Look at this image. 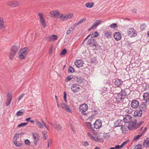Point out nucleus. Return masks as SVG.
<instances>
[{
    "label": "nucleus",
    "instance_id": "aec40b11",
    "mask_svg": "<svg viewBox=\"0 0 149 149\" xmlns=\"http://www.w3.org/2000/svg\"><path fill=\"white\" fill-rule=\"evenodd\" d=\"M139 102L136 100H133L131 103V106L132 108L135 109L137 108L139 106Z\"/></svg>",
    "mask_w": 149,
    "mask_h": 149
},
{
    "label": "nucleus",
    "instance_id": "ea45409f",
    "mask_svg": "<svg viewBox=\"0 0 149 149\" xmlns=\"http://www.w3.org/2000/svg\"><path fill=\"white\" fill-rule=\"evenodd\" d=\"M93 140L96 142H103V139L102 138H100L98 137H95Z\"/></svg>",
    "mask_w": 149,
    "mask_h": 149
},
{
    "label": "nucleus",
    "instance_id": "09e8293b",
    "mask_svg": "<svg viewBox=\"0 0 149 149\" xmlns=\"http://www.w3.org/2000/svg\"><path fill=\"white\" fill-rule=\"evenodd\" d=\"M134 149H142L141 145L139 144L136 145Z\"/></svg>",
    "mask_w": 149,
    "mask_h": 149
},
{
    "label": "nucleus",
    "instance_id": "7c9ffc66",
    "mask_svg": "<svg viewBox=\"0 0 149 149\" xmlns=\"http://www.w3.org/2000/svg\"><path fill=\"white\" fill-rule=\"evenodd\" d=\"M127 126L122 125L120 128V130L123 133H126L127 132Z\"/></svg>",
    "mask_w": 149,
    "mask_h": 149
},
{
    "label": "nucleus",
    "instance_id": "bf43d9fd",
    "mask_svg": "<svg viewBox=\"0 0 149 149\" xmlns=\"http://www.w3.org/2000/svg\"><path fill=\"white\" fill-rule=\"evenodd\" d=\"M86 20V18H84L81 19L78 22L79 24H80L82 23H83Z\"/></svg>",
    "mask_w": 149,
    "mask_h": 149
},
{
    "label": "nucleus",
    "instance_id": "3c124183",
    "mask_svg": "<svg viewBox=\"0 0 149 149\" xmlns=\"http://www.w3.org/2000/svg\"><path fill=\"white\" fill-rule=\"evenodd\" d=\"M23 112L20 110L18 111L16 113V115L18 116H20L23 115Z\"/></svg>",
    "mask_w": 149,
    "mask_h": 149
},
{
    "label": "nucleus",
    "instance_id": "1a4fd4ad",
    "mask_svg": "<svg viewBox=\"0 0 149 149\" xmlns=\"http://www.w3.org/2000/svg\"><path fill=\"white\" fill-rule=\"evenodd\" d=\"M74 80L79 84H83L84 83L85 81L82 77L80 76H75L74 78Z\"/></svg>",
    "mask_w": 149,
    "mask_h": 149
},
{
    "label": "nucleus",
    "instance_id": "9d476101",
    "mask_svg": "<svg viewBox=\"0 0 149 149\" xmlns=\"http://www.w3.org/2000/svg\"><path fill=\"white\" fill-rule=\"evenodd\" d=\"M132 116L128 114L125 115L123 118V120L125 123L129 124L132 121Z\"/></svg>",
    "mask_w": 149,
    "mask_h": 149
},
{
    "label": "nucleus",
    "instance_id": "de8ad7c7",
    "mask_svg": "<svg viewBox=\"0 0 149 149\" xmlns=\"http://www.w3.org/2000/svg\"><path fill=\"white\" fill-rule=\"evenodd\" d=\"M74 69L71 66L69 67L68 69V72H69L73 73L74 72Z\"/></svg>",
    "mask_w": 149,
    "mask_h": 149
},
{
    "label": "nucleus",
    "instance_id": "680f3d73",
    "mask_svg": "<svg viewBox=\"0 0 149 149\" xmlns=\"http://www.w3.org/2000/svg\"><path fill=\"white\" fill-rule=\"evenodd\" d=\"M66 52H67V50L66 49H64L62 51V52L61 53V54L62 55H64L66 54Z\"/></svg>",
    "mask_w": 149,
    "mask_h": 149
},
{
    "label": "nucleus",
    "instance_id": "c85d7f7f",
    "mask_svg": "<svg viewBox=\"0 0 149 149\" xmlns=\"http://www.w3.org/2000/svg\"><path fill=\"white\" fill-rule=\"evenodd\" d=\"M142 111L141 110L139 109L135 111L134 113V115L135 116H139L141 115Z\"/></svg>",
    "mask_w": 149,
    "mask_h": 149
},
{
    "label": "nucleus",
    "instance_id": "e433bc0d",
    "mask_svg": "<svg viewBox=\"0 0 149 149\" xmlns=\"http://www.w3.org/2000/svg\"><path fill=\"white\" fill-rule=\"evenodd\" d=\"M119 93H120V94L124 98L127 95L125 90H122L121 92Z\"/></svg>",
    "mask_w": 149,
    "mask_h": 149
},
{
    "label": "nucleus",
    "instance_id": "37998d69",
    "mask_svg": "<svg viewBox=\"0 0 149 149\" xmlns=\"http://www.w3.org/2000/svg\"><path fill=\"white\" fill-rule=\"evenodd\" d=\"M74 77L70 75L67 77L65 79V81L66 82H68L69 81L71 80L72 78H74Z\"/></svg>",
    "mask_w": 149,
    "mask_h": 149
},
{
    "label": "nucleus",
    "instance_id": "a18cd8bd",
    "mask_svg": "<svg viewBox=\"0 0 149 149\" xmlns=\"http://www.w3.org/2000/svg\"><path fill=\"white\" fill-rule=\"evenodd\" d=\"M129 140H127L123 142L122 144L120 146V148H122L123 146L127 144V143L129 142Z\"/></svg>",
    "mask_w": 149,
    "mask_h": 149
},
{
    "label": "nucleus",
    "instance_id": "412c9836",
    "mask_svg": "<svg viewBox=\"0 0 149 149\" xmlns=\"http://www.w3.org/2000/svg\"><path fill=\"white\" fill-rule=\"evenodd\" d=\"M96 41L93 38L91 37V38L88 41V44L90 46L92 47V46L96 43Z\"/></svg>",
    "mask_w": 149,
    "mask_h": 149
},
{
    "label": "nucleus",
    "instance_id": "6e6552de",
    "mask_svg": "<svg viewBox=\"0 0 149 149\" xmlns=\"http://www.w3.org/2000/svg\"><path fill=\"white\" fill-rule=\"evenodd\" d=\"M7 4L8 6L15 7L19 6V3L16 1H10L7 3Z\"/></svg>",
    "mask_w": 149,
    "mask_h": 149
},
{
    "label": "nucleus",
    "instance_id": "473e14b6",
    "mask_svg": "<svg viewBox=\"0 0 149 149\" xmlns=\"http://www.w3.org/2000/svg\"><path fill=\"white\" fill-rule=\"evenodd\" d=\"M94 6V3L93 2H88L86 3L85 4L86 6L88 8H91Z\"/></svg>",
    "mask_w": 149,
    "mask_h": 149
},
{
    "label": "nucleus",
    "instance_id": "4d7b16f0",
    "mask_svg": "<svg viewBox=\"0 0 149 149\" xmlns=\"http://www.w3.org/2000/svg\"><path fill=\"white\" fill-rule=\"evenodd\" d=\"M87 135L88 136H89V137H90L91 139H92L93 140H94L95 137H93V135L91 134L90 133H88Z\"/></svg>",
    "mask_w": 149,
    "mask_h": 149
},
{
    "label": "nucleus",
    "instance_id": "0eeeda50",
    "mask_svg": "<svg viewBox=\"0 0 149 149\" xmlns=\"http://www.w3.org/2000/svg\"><path fill=\"white\" fill-rule=\"evenodd\" d=\"M49 16L52 17L57 18H59L60 16V13L57 10L51 11L49 13Z\"/></svg>",
    "mask_w": 149,
    "mask_h": 149
},
{
    "label": "nucleus",
    "instance_id": "f8f14e48",
    "mask_svg": "<svg viewBox=\"0 0 149 149\" xmlns=\"http://www.w3.org/2000/svg\"><path fill=\"white\" fill-rule=\"evenodd\" d=\"M0 29L2 31H5L6 30L3 19L1 17H0Z\"/></svg>",
    "mask_w": 149,
    "mask_h": 149
},
{
    "label": "nucleus",
    "instance_id": "a19ab883",
    "mask_svg": "<svg viewBox=\"0 0 149 149\" xmlns=\"http://www.w3.org/2000/svg\"><path fill=\"white\" fill-rule=\"evenodd\" d=\"M14 143L17 147H19L22 145L21 143H17V139H15L14 140Z\"/></svg>",
    "mask_w": 149,
    "mask_h": 149
},
{
    "label": "nucleus",
    "instance_id": "ddd939ff",
    "mask_svg": "<svg viewBox=\"0 0 149 149\" xmlns=\"http://www.w3.org/2000/svg\"><path fill=\"white\" fill-rule=\"evenodd\" d=\"M45 39L48 41H54L57 39V36L56 35H53L46 37Z\"/></svg>",
    "mask_w": 149,
    "mask_h": 149
},
{
    "label": "nucleus",
    "instance_id": "69168bd1",
    "mask_svg": "<svg viewBox=\"0 0 149 149\" xmlns=\"http://www.w3.org/2000/svg\"><path fill=\"white\" fill-rule=\"evenodd\" d=\"M83 145H84L85 146H86L88 145L89 144L88 142L87 141H84L83 142Z\"/></svg>",
    "mask_w": 149,
    "mask_h": 149
},
{
    "label": "nucleus",
    "instance_id": "cd10ccee",
    "mask_svg": "<svg viewBox=\"0 0 149 149\" xmlns=\"http://www.w3.org/2000/svg\"><path fill=\"white\" fill-rule=\"evenodd\" d=\"M16 53L17 52L15 51H13V50L10 49L9 55L10 59L11 60L12 59V58L15 56Z\"/></svg>",
    "mask_w": 149,
    "mask_h": 149
},
{
    "label": "nucleus",
    "instance_id": "20e7f679",
    "mask_svg": "<svg viewBox=\"0 0 149 149\" xmlns=\"http://www.w3.org/2000/svg\"><path fill=\"white\" fill-rule=\"evenodd\" d=\"M38 15L39 17L40 22L42 27L43 28H45L46 25L43 14L42 13H38Z\"/></svg>",
    "mask_w": 149,
    "mask_h": 149
},
{
    "label": "nucleus",
    "instance_id": "6e6d98bb",
    "mask_svg": "<svg viewBox=\"0 0 149 149\" xmlns=\"http://www.w3.org/2000/svg\"><path fill=\"white\" fill-rule=\"evenodd\" d=\"M85 124H86V126L88 128H89L90 127H91L92 126L91 125V123L90 122H86V123Z\"/></svg>",
    "mask_w": 149,
    "mask_h": 149
},
{
    "label": "nucleus",
    "instance_id": "4468645a",
    "mask_svg": "<svg viewBox=\"0 0 149 149\" xmlns=\"http://www.w3.org/2000/svg\"><path fill=\"white\" fill-rule=\"evenodd\" d=\"M61 106L62 108L67 112L69 113H72V112L71 109L69 108V106L65 103L62 102L61 103Z\"/></svg>",
    "mask_w": 149,
    "mask_h": 149
},
{
    "label": "nucleus",
    "instance_id": "864d4df0",
    "mask_svg": "<svg viewBox=\"0 0 149 149\" xmlns=\"http://www.w3.org/2000/svg\"><path fill=\"white\" fill-rule=\"evenodd\" d=\"M25 143L28 146H29L30 145V142L29 141L28 139H26L24 141Z\"/></svg>",
    "mask_w": 149,
    "mask_h": 149
},
{
    "label": "nucleus",
    "instance_id": "49530a36",
    "mask_svg": "<svg viewBox=\"0 0 149 149\" xmlns=\"http://www.w3.org/2000/svg\"><path fill=\"white\" fill-rule=\"evenodd\" d=\"M74 28H73L72 27H70L68 29L67 31L66 32V33L67 35H68L70 34L72 30Z\"/></svg>",
    "mask_w": 149,
    "mask_h": 149
},
{
    "label": "nucleus",
    "instance_id": "f3484780",
    "mask_svg": "<svg viewBox=\"0 0 149 149\" xmlns=\"http://www.w3.org/2000/svg\"><path fill=\"white\" fill-rule=\"evenodd\" d=\"M7 102H6V106H9L11 102L12 99V95L10 93H8L6 96Z\"/></svg>",
    "mask_w": 149,
    "mask_h": 149
},
{
    "label": "nucleus",
    "instance_id": "0e129e2a",
    "mask_svg": "<svg viewBox=\"0 0 149 149\" xmlns=\"http://www.w3.org/2000/svg\"><path fill=\"white\" fill-rule=\"evenodd\" d=\"M24 95V94L23 93L22 95H20L18 97V100L20 101L21 99L23 97Z\"/></svg>",
    "mask_w": 149,
    "mask_h": 149
},
{
    "label": "nucleus",
    "instance_id": "39448f33",
    "mask_svg": "<svg viewBox=\"0 0 149 149\" xmlns=\"http://www.w3.org/2000/svg\"><path fill=\"white\" fill-rule=\"evenodd\" d=\"M128 35L130 37H134L136 36V31L134 29L131 28L128 30Z\"/></svg>",
    "mask_w": 149,
    "mask_h": 149
},
{
    "label": "nucleus",
    "instance_id": "8fccbe9b",
    "mask_svg": "<svg viewBox=\"0 0 149 149\" xmlns=\"http://www.w3.org/2000/svg\"><path fill=\"white\" fill-rule=\"evenodd\" d=\"M28 124V123H20L19 124L17 127H23V126H25V125H26Z\"/></svg>",
    "mask_w": 149,
    "mask_h": 149
},
{
    "label": "nucleus",
    "instance_id": "c03bdc74",
    "mask_svg": "<svg viewBox=\"0 0 149 149\" xmlns=\"http://www.w3.org/2000/svg\"><path fill=\"white\" fill-rule=\"evenodd\" d=\"M42 133L43 135V138L44 140H46L47 139V136L46 132L45 131H44L42 132Z\"/></svg>",
    "mask_w": 149,
    "mask_h": 149
},
{
    "label": "nucleus",
    "instance_id": "6ab92c4d",
    "mask_svg": "<svg viewBox=\"0 0 149 149\" xmlns=\"http://www.w3.org/2000/svg\"><path fill=\"white\" fill-rule=\"evenodd\" d=\"M101 20H97L96 21H95L94 23V24L91 27L89 28L88 29V31H90L91 30L94 29L95 28V27H97L98 26L100 23H101Z\"/></svg>",
    "mask_w": 149,
    "mask_h": 149
},
{
    "label": "nucleus",
    "instance_id": "7ed1b4c3",
    "mask_svg": "<svg viewBox=\"0 0 149 149\" xmlns=\"http://www.w3.org/2000/svg\"><path fill=\"white\" fill-rule=\"evenodd\" d=\"M124 98L121 96L120 93H115L114 95L113 99L115 100L116 102L119 103L122 102Z\"/></svg>",
    "mask_w": 149,
    "mask_h": 149
},
{
    "label": "nucleus",
    "instance_id": "f03ea898",
    "mask_svg": "<svg viewBox=\"0 0 149 149\" xmlns=\"http://www.w3.org/2000/svg\"><path fill=\"white\" fill-rule=\"evenodd\" d=\"M88 107L87 105L84 104L80 105L79 108V111L81 113L86 116H88V113L85 112L88 109Z\"/></svg>",
    "mask_w": 149,
    "mask_h": 149
},
{
    "label": "nucleus",
    "instance_id": "338daca9",
    "mask_svg": "<svg viewBox=\"0 0 149 149\" xmlns=\"http://www.w3.org/2000/svg\"><path fill=\"white\" fill-rule=\"evenodd\" d=\"M41 121L42 123L43 124V125L45 127L46 126V123L45 122V121L42 119H41Z\"/></svg>",
    "mask_w": 149,
    "mask_h": 149
},
{
    "label": "nucleus",
    "instance_id": "e2e57ef3",
    "mask_svg": "<svg viewBox=\"0 0 149 149\" xmlns=\"http://www.w3.org/2000/svg\"><path fill=\"white\" fill-rule=\"evenodd\" d=\"M143 122L140 121L137 124V125H136V128H138L142 123Z\"/></svg>",
    "mask_w": 149,
    "mask_h": 149
},
{
    "label": "nucleus",
    "instance_id": "2eb2a0df",
    "mask_svg": "<svg viewBox=\"0 0 149 149\" xmlns=\"http://www.w3.org/2000/svg\"><path fill=\"white\" fill-rule=\"evenodd\" d=\"M136 123L135 122L131 121V122L129 123L127 126V128L130 130L136 129Z\"/></svg>",
    "mask_w": 149,
    "mask_h": 149
},
{
    "label": "nucleus",
    "instance_id": "72a5a7b5",
    "mask_svg": "<svg viewBox=\"0 0 149 149\" xmlns=\"http://www.w3.org/2000/svg\"><path fill=\"white\" fill-rule=\"evenodd\" d=\"M32 135L33 137V139L34 140H39V135L38 134L36 133H33Z\"/></svg>",
    "mask_w": 149,
    "mask_h": 149
},
{
    "label": "nucleus",
    "instance_id": "5fc2aeb1",
    "mask_svg": "<svg viewBox=\"0 0 149 149\" xmlns=\"http://www.w3.org/2000/svg\"><path fill=\"white\" fill-rule=\"evenodd\" d=\"M117 24L116 23H113L110 25V27L111 28H114L117 27Z\"/></svg>",
    "mask_w": 149,
    "mask_h": 149
},
{
    "label": "nucleus",
    "instance_id": "2f4dec72",
    "mask_svg": "<svg viewBox=\"0 0 149 149\" xmlns=\"http://www.w3.org/2000/svg\"><path fill=\"white\" fill-rule=\"evenodd\" d=\"M96 111L95 110V111H92L91 112L88 113H90V114H92L90 116H89L88 118V119H92L94 118V116L96 115Z\"/></svg>",
    "mask_w": 149,
    "mask_h": 149
},
{
    "label": "nucleus",
    "instance_id": "b1692460",
    "mask_svg": "<svg viewBox=\"0 0 149 149\" xmlns=\"http://www.w3.org/2000/svg\"><path fill=\"white\" fill-rule=\"evenodd\" d=\"M123 120L120 119H118L114 123L115 126L116 127L121 126L123 125Z\"/></svg>",
    "mask_w": 149,
    "mask_h": 149
},
{
    "label": "nucleus",
    "instance_id": "a211bd4d",
    "mask_svg": "<svg viewBox=\"0 0 149 149\" xmlns=\"http://www.w3.org/2000/svg\"><path fill=\"white\" fill-rule=\"evenodd\" d=\"M50 124L53 126L55 129L58 131L61 130L62 127L61 125L55 122L54 123H49Z\"/></svg>",
    "mask_w": 149,
    "mask_h": 149
},
{
    "label": "nucleus",
    "instance_id": "393cba45",
    "mask_svg": "<svg viewBox=\"0 0 149 149\" xmlns=\"http://www.w3.org/2000/svg\"><path fill=\"white\" fill-rule=\"evenodd\" d=\"M143 100L146 102H149V94L148 93H144L143 95Z\"/></svg>",
    "mask_w": 149,
    "mask_h": 149
},
{
    "label": "nucleus",
    "instance_id": "4c0bfd02",
    "mask_svg": "<svg viewBox=\"0 0 149 149\" xmlns=\"http://www.w3.org/2000/svg\"><path fill=\"white\" fill-rule=\"evenodd\" d=\"M90 61L91 62L94 64H96L97 62L96 58L94 57H91Z\"/></svg>",
    "mask_w": 149,
    "mask_h": 149
},
{
    "label": "nucleus",
    "instance_id": "423d86ee",
    "mask_svg": "<svg viewBox=\"0 0 149 149\" xmlns=\"http://www.w3.org/2000/svg\"><path fill=\"white\" fill-rule=\"evenodd\" d=\"M73 16V15L72 14H70L66 15L61 14L59 17V18L60 20L64 21L70 19Z\"/></svg>",
    "mask_w": 149,
    "mask_h": 149
},
{
    "label": "nucleus",
    "instance_id": "79ce46f5",
    "mask_svg": "<svg viewBox=\"0 0 149 149\" xmlns=\"http://www.w3.org/2000/svg\"><path fill=\"white\" fill-rule=\"evenodd\" d=\"M99 35V34L97 31H95L91 35V37L94 38L95 37H96Z\"/></svg>",
    "mask_w": 149,
    "mask_h": 149
},
{
    "label": "nucleus",
    "instance_id": "9b49d317",
    "mask_svg": "<svg viewBox=\"0 0 149 149\" xmlns=\"http://www.w3.org/2000/svg\"><path fill=\"white\" fill-rule=\"evenodd\" d=\"M71 89L74 93H76L79 91L78 89H80L79 85L77 84H73L71 86Z\"/></svg>",
    "mask_w": 149,
    "mask_h": 149
},
{
    "label": "nucleus",
    "instance_id": "774afa93",
    "mask_svg": "<svg viewBox=\"0 0 149 149\" xmlns=\"http://www.w3.org/2000/svg\"><path fill=\"white\" fill-rule=\"evenodd\" d=\"M114 149H120V146L119 145H117L116 146H115V147H114Z\"/></svg>",
    "mask_w": 149,
    "mask_h": 149
},
{
    "label": "nucleus",
    "instance_id": "dca6fc26",
    "mask_svg": "<svg viewBox=\"0 0 149 149\" xmlns=\"http://www.w3.org/2000/svg\"><path fill=\"white\" fill-rule=\"evenodd\" d=\"M93 124L94 127L96 129H98L101 127V121L100 120H97Z\"/></svg>",
    "mask_w": 149,
    "mask_h": 149
},
{
    "label": "nucleus",
    "instance_id": "bb28decb",
    "mask_svg": "<svg viewBox=\"0 0 149 149\" xmlns=\"http://www.w3.org/2000/svg\"><path fill=\"white\" fill-rule=\"evenodd\" d=\"M114 83L115 87H118L121 85L122 82L120 80L117 79L115 81Z\"/></svg>",
    "mask_w": 149,
    "mask_h": 149
},
{
    "label": "nucleus",
    "instance_id": "f257e3e1",
    "mask_svg": "<svg viewBox=\"0 0 149 149\" xmlns=\"http://www.w3.org/2000/svg\"><path fill=\"white\" fill-rule=\"evenodd\" d=\"M28 49L26 47L20 49L19 53V58L20 59L24 58L28 53Z\"/></svg>",
    "mask_w": 149,
    "mask_h": 149
},
{
    "label": "nucleus",
    "instance_id": "a878e982",
    "mask_svg": "<svg viewBox=\"0 0 149 149\" xmlns=\"http://www.w3.org/2000/svg\"><path fill=\"white\" fill-rule=\"evenodd\" d=\"M19 48V45L18 44H15L13 46L11 49L17 52Z\"/></svg>",
    "mask_w": 149,
    "mask_h": 149
},
{
    "label": "nucleus",
    "instance_id": "13d9d810",
    "mask_svg": "<svg viewBox=\"0 0 149 149\" xmlns=\"http://www.w3.org/2000/svg\"><path fill=\"white\" fill-rule=\"evenodd\" d=\"M19 134L17 133L15 134L14 136V140L15 139H17H17L19 138Z\"/></svg>",
    "mask_w": 149,
    "mask_h": 149
},
{
    "label": "nucleus",
    "instance_id": "603ef678",
    "mask_svg": "<svg viewBox=\"0 0 149 149\" xmlns=\"http://www.w3.org/2000/svg\"><path fill=\"white\" fill-rule=\"evenodd\" d=\"M146 27V25L145 24H143L141 25L140 29L142 31H143L145 29Z\"/></svg>",
    "mask_w": 149,
    "mask_h": 149
},
{
    "label": "nucleus",
    "instance_id": "58836bf2",
    "mask_svg": "<svg viewBox=\"0 0 149 149\" xmlns=\"http://www.w3.org/2000/svg\"><path fill=\"white\" fill-rule=\"evenodd\" d=\"M105 36L107 38H109L111 37V33L108 31H106L104 33Z\"/></svg>",
    "mask_w": 149,
    "mask_h": 149
},
{
    "label": "nucleus",
    "instance_id": "c756f323",
    "mask_svg": "<svg viewBox=\"0 0 149 149\" xmlns=\"http://www.w3.org/2000/svg\"><path fill=\"white\" fill-rule=\"evenodd\" d=\"M36 125L39 128L42 129L44 127L43 125L37 119L35 120Z\"/></svg>",
    "mask_w": 149,
    "mask_h": 149
},
{
    "label": "nucleus",
    "instance_id": "c9c22d12",
    "mask_svg": "<svg viewBox=\"0 0 149 149\" xmlns=\"http://www.w3.org/2000/svg\"><path fill=\"white\" fill-rule=\"evenodd\" d=\"M143 135V133H141V134H139L135 136H134L133 139V141H135L136 140H139L140 138Z\"/></svg>",
    "mask_w": 149,
    "mask_h": 149
},
{
    "label": "nucleus",
    "instance_id": "052dcab7",
    "mask_svg": "<svg viewBox=\"0 0 149 149\" xmlns=\"http://www.w3.org/2000/svg\"><path fill=\"white\" fill-rule=\"evenodd\" d=\"M66 97H67V95L66 93L65 92H64V95H63V98L64 100L66 102H67L66 101Z\"/></svg>",
    "mask_w": 149,
    "mask_h": 149
},
{
    "label": "nucleus",
    "instance_id": "f704fd0d",
    "mask_svg": "<svg viewBox=\"0 0 149 149\" xmlns=\"http://www.w3.org/2000/svg\"><path fill=\"white\" fill-rule=\"evenodd\" d=\"M92 47L94 48V49L97 50L100 49L101 48V46L96 42V43L94 44V45L92 46Z\"/></svg>",
    "mask_w": 149,
    "mask_h": 149
},
{
    "label": "nucleus",
    "instance_id": "5701e85b",
    "mask_svg": "<svg viewBox=\"0 0 149 149\" xmlns=\"http://www.w3.org/2000/svg\"><path fill=\"white\" fill-rule=\"evenodd\" d=\"M113 37L116 40H120L121 38V35L120 33L118 32L115 33L113 35Z\"/></svg>",
    "mask_w": 149,
    "mask_h": 149
},
{
    "label": "nucleus",
    "instance_id": "4be33fe9",
    "mask_svg": "<svg viewBox=\"0 0 149 149\" xmlns=\"http://www.w3.org/2000/svg\"><path fill=\"white\" fill-rule=\"evenodd\" d=\"M84 62L81 60H76L74 63L75 65L77 67L80 68L82 66Z\"/></svg>",
    "mask_w": 149,
    "mask_h": 149
}]
</instances>
